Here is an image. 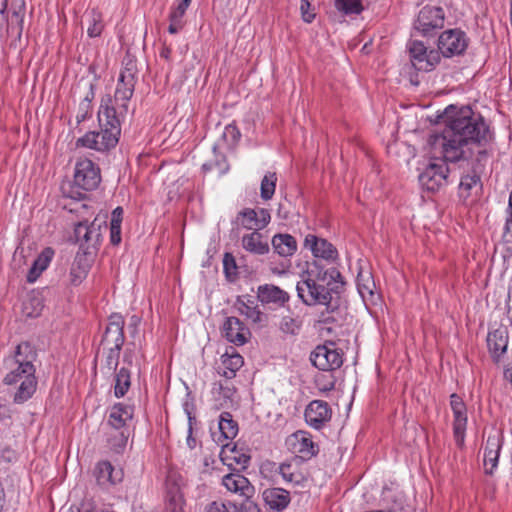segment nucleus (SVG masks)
Segmentation results:
<instances>
[{
    "instance_id": "39",
    "label": "nucleus",
    "mask_w": 512,
    "mask_h": 512,
    "mask_svg": "<svg viewBox=\"0 0 512 512\" xmlns=\"http://www.w3.org/2000/svg\"><path fill=\"white\" fill-rule=\"evenodd\" d=\"M87 18H88V27H87L88 36L91 38L100 36L103 31V28H104L102 14L99 11L92 9L87 14Z\"/></svg>"
},
{
    "instance_id": "10",
    "label": "nucleus",
    "mask_w": 512,
    "mask_h": 512,
    "mask_svg": "<svg viewBox=\"0 0 512 512\" xmlns=\"http://www.w3.org/2000/svg\"><path fill=\"white\" fill-rule=\"evenodd\" d=\"M408 50L413 66L419 71H431L441 59L437 50L428 51L427 46L419 40H410Z\"/></svg>"
},
{
    "instance_id": "2",
    "label": "nucleus",
    "mask_w": 512,
    "mask_h": 512,
    "mask_svg": "<svg viewBox=\"0 0 512 512\" xmlns=\"http://www.w3.org/2000/svg\"><path fill=\"white\" fill-rule=\"evenodd\" d=\"M114 106L101 105L98 112L100 131L87 132L76 141L77 147H85L96 151H108L114 148L121 134V120Z\"/></svg>"
},
{
    "instance_id": "48",
    "label": "nucleus",
    "mask_w": 512,
    "mask_h": 512,
    "mask_svg": "<svg viewBox=\"0 0 512 512\" xmlns=\"http://www.w3.org/2000/svg\"><path fill=\"white\" fill-rule=\"evenodd\" d=\"M23 368L20 365L13 370H11L3 379L4 384L6 385H16L19 382L25 380V376L27 375L25 372H22Z\"/></svg>"
},
{
    "instance_id": "45",
    "label": "nucleus",
    "mask_w": 512,
    "mask_h": 512,
    "mask_svg": "<svg viewBox=\"0 0 512 512\" xmlns=\"http://www.w3.org/2000/svg\"><path fill=\"white\" fill-rule=\"evenodd\" d=\"M122 348L107 347L105 365L109 371L116 372Z\"/></svg>"
},
{
    "instance_id": "61",
    "label": "nucleus",
    "mask_w": 512,
    "mask_h": 512,
    "mask_svg": "<svg viewBox=\"0 0 512 512\" xmlns=\"http://www.w3.org/2000/svg\"><path fill=\"white\" fill-rule=\"evenodd\" d=\"M169 21H170V24L168 27L169 33L175 34L183 28V24H184L183 21L176 20L171 17H169Z\"/></svg>"
},
{
    "instance_id": "57",
    "label": "nucleus",
    "mask_w": 512,
    "mask_h": 512,
    "mask_svg": "<svg viewBox=\"0 0 512 512\" xmlns=\"http://www.w3.org/2000/svg\"><path fill=\"white\" fill-rule=\"evenodd\" d=\"M206 512H229V510L224 503L213 501L206 507Z\"/></svg>"
},
{
    "instance_id": "12",
    "label": "nucleus",
    "mask_w": 512,
    "mask_h": 512,
    "mask_svg": "<svg viewBox=\"0 0 512 512\" xmlns=\"http://www.w3.org/2000/svg\"><path fill=\"white\" fill-rule=\"evenodd\" d=\"M290 450L295 454V462L307 461L316 456L319 447L312 441L311 435L305 431H297L288 439Z\"/></svg>"
},
{
    "instance_id": "5",
    "label": "nucleus",
    "mask_w": 512,
    "mask_h": 512,
    "mask_svg": "<svg viewBox=\"0 0 512 512\" xmlns=\"http://www.w3.org/2000/svg\"><path fill=\"white\" fill-rule=\"evenodd\" d=\"M136 73V63L133 60H129L120 73L114 98L118 105L117 113L121 117L128 113V102L133 96L136 84Z\"/></svg>"
},
{
    "instance_id": "63",
    "label": "nucleus",
    "mask_w": 512,
    "mask_h": 512,
    "mask_svg": "<svg viewBox=\"0 0 512 512\" xmlns=\"http://www.w3.org/2000/svg\"><path fill=\"white\" fill-rule=\"evenodd\" d=\"M172 48L171 45L163 44L162 49L160 51V57L165 59L166 61H171Z\"/></svg>"
},
{
    "instance_id": "46",
    "label": "nucleus",
    "mask_w": 512,
    "mask_h": 512,
    "mask_svg": "<svg viewBox=\"0 0 512 512\" xmlns=\"http://www.w3.org/2000/svg\"><path fill=\"white\" fill-rule=\"evenodd\" d=\"M128 438L129 431H118L117 435L109 438L111 449L117 453L121 452L125 448Z\"/></svg>"
},
{
    "instance_id": "62",
    "label": "nucleus",
    "mask_w": 512,
    "mask_h": 512,
    "mask_svg": "<svg viewBox=\"0 0 512 512\" xmlns=\"http://www.w3.org/2000/svg\"><path fill=\"white\" fill-rule=\"evenodd\" d=\"M186 13V9H184L182 6L177 5L175 8L172 9L169 17L183 21L182 18Z\"/></svg>"
},
{
    "instance_id": "43",
    "label": "nucleus",
    "mask_w": 512,
    "mask_h": 512,
    "mask_svg": "<svg viewBox=\"0 0 512 512\" xmlns=\"http://www.w3.org/2000/svg\"><path fill=\"white\" fill-rule=\"evenodd\" d=\"M334 5L345 15H359L364 10L361 0H335Z\"/></svg>"
},
{
    "instance_id": "55",
    "label": "nucleus",
    "mask_w": 512,
    "mask_h": 512,
    "mask_svg": "<svg viewBox=\"0 0 512 512\" xmlns=\"http://www.w3.org/2000/svg\"><path fill=\"white\" fill-rule=\"evenodd\" d=\"M110 242L112 245H118L121 242V226L110 225Z\"/></svg>"
},
{
    "instance_id": "35",
    "label": "nucleus",
    "mask_w": 512,
    "mask_h": 512,
    "mask_svg": "<svg viewBox=\"0 0 512 512\" xmlns=\"http://www.w3.org/2000/svg\"><path fill=\"white\" fill-rule=\"evenodd\" d=\"M131 386V373L126 367L120 368L115 372L114 395L122 398L126 395Z\"/></svg>"
},
{
    "instance_id": "40",
    "label": "nucleus",
    "mask_w": 512,
    "mask_h": 512,
    "mask_svg": "<svg viewBox=\"0 0 512 512\" xmlns=\"http://www.w3.org/2000/svg\"><path fill=\"white\" fill-rule=\"evenodd\" d=\"M44 305L42 298L38 295H31L23 302V313L26 317L35 318L41 314Z\"/></svg>"
},
{
    "instance_id": "21",
    "label": "nucleus",
    "mask_w": 512,
    "mask_h": 512,
    "mask_svg": "<svg viewBox=\"0 0 512 512\" xmlns=\"http://www.w3.org/2000/svg\"><path fill=\"white\" fill-rule=\"evenodd\" d=\"M222 484L230 492L238 493L245 499L251 498L255 492L254 486H252L249 480L240 474L239 471L225 475L222 479Z\"/></svg>"
},
{
    "instance_id": "15",
    "label": "nucleus",
    "mask_w": 512,
    "mask_h": 512,
    "mask_svg": "<svg viewBox=\"0 0 512 512\" xmlns=\"http://www.w3.org/2000/svg\"><path fill=\"white\" fill-rule=\"evenodd\" d=\"M125 321L122 315L114 313L109 317V322L103 334L101 345L107 347L122 348L125 342Z\"/></svg>"
},
{
    "instance_id": "51",
    "label": "nucleus",
    "mask_w": 512,
    "mask_h": 512,
    "mask_svg": "<svg viewBox=\"0 0 512 512\" xmlns=\"http://www.w3.org/2000/svg\"><path fill=\"white\" fill-rule=\"evenodd\" d=\"M234 512H261L259 506L250 500V498L244 499L240 505L233 504Z\"/></svg>"
},
{
    "instance_id": "41",
    "label": "nucleus",
    "mask_w": 512,
    "mask_h": 512,
    "mask_svg": "<svg viewBox=\"0 0 512 512\" xmlns=\"http://www.w3.org/2000/svg\"><path fill=\"white\" fill-rule=\"evenodd\" d=\"M277 176L274 172L267 173L262 181L260 187V196L264 201L272 199L276 189Z\"/></svg>"
},
{
    "instance_id": "49",
    "label": "nucleus",
    "mask_w": 512,
    "mask_h": 512,
    "mask_svg": "<svg viewBox=\"0 0 512 512\" xmlns=\"http://www.w3.org/2000/svg\"><path fill=\"white\" fill-rule=\"evenodd\" d=\"M23 30V17L20 12L14 11L8 21V31L16 32L18 37L21 36Z\"/></svg>"
},
{
    "instance_id": "37",
    "label": "nucleus",
    "mask_w": 512,
    "mask_h": 512,
    "mask_svg": "<svg viewBox=\"0 0 512 512\" xmlns=\"http://www.w3.org/2000/svg\"><path fill=\"white\" fill-rule=\"evenodd\" d=\"M302 328V320L299 316H283L279 322V330L290 336H297Z\"/></svg>"
},
{
    "instance_id": "9",
    "label": "nucleus",
    "mask_w": 512,
    "mask_h": 512,
    "mask_svg": "<svg viewBox=\"0 0 512 512\" xmlns=\"http://www.w3.org/2000/svg\"><path fill=\"white\" fill-rule=\"evenodd\" d=\"M301 278L332 288L334 283H341V290L345 285L343 277L337 268H325L318 260L308 263V268L302 273Z\"/></svg>"
},
{
    "instance_id": "30",
    "label": "nucleus",
    "mask_w": 512,
    "mask_h": 512,
    "mask_svg": "<svg viewBox=\"0 0 512 512\" xmlns=\"http://www.w3.org/2000/svg\"><path fill=\"white\" fill-rule=\"evenodd\" d=\"M53 255L54 251L50 247L45 248L38 255V257L34 260L31 268L28 271L27 282L33 283L38 279L41 273L47 269L49 263L52 260Z\"/></svg>"
},
{
    "instance_id": "29",
    "label": "nucleus",
    "mask_w": 512,
    "mask_h": 512,
    "mask_svg": "<svg viewBox=\"0 0 512 512\" xmlns=\"http://www.w3.org/2000/svg\"><path fill=\"white\" fill-rule=\"evenodd\" d=\"M271 243L274 251L282 257L292 256L297 250V241L290 234H276Z\"/></svg>"
},
{
    "instance_id": "33",
    "label": "nucleus",
    "mask_w": 512,
    "mask_h": 512,
    "mask_svg": "<svg viewBox=\"0 0 512 512\" xmlns=\"http://www.w3.org/2000/svg\"><path fill=\"white\" fill-rule=\"evenodd\" d=\"M221 363L223 368L222 375L227 379L235 377L236 372L243 366V357L238 353L224 354L221 357Z\"/></svg>"
},
{
    "instance_id": "34",
    "label": "nucleus",
    "mask_w": 512,
    "mask_h": 512,
    "mask_svg": "<svg viewBox=\"0 0 512 512\" xmlns=\"http://www.w3.org/2000/svg\"><path fill=\"white\" fill-rule=\"evenodd\" d=\"M220 455H221V460L225 464H226L225 461L230 459L234 463H236L238 465H241L243 469L247 468V466L249 464V461L251 459L249 455L244 454V453H239L236 450V445H233L232 447H230L229 443L222 445V450H221V454ZM227 465L229 467H231L232 463H227Z\"/></svg>"
},
{
    "instance_id": "27",
    "label": "nucleus",
    "mask_w": 512,
    "mask_h": 512,
    "mask_svg": "<svg viewBox=\"0 0 512 512\" xmlns=\"http://www.w3.org/2000/svg\"><path fill=\"white\" fill-rule=\"evenodd\" d=\"M97 483L102 487L113 485L121 480V472L114 473V467L109 461H100L94 469Z\"/></svg>"
},
{
    "instance_id": "44",
    "label": "nucleus",
    "mask_w": 512,
    "mask_h": 512,
    "mask_svg": "<svg viewBox=\"0 0 512 512\" xmlns=\"http://www.w3.org/2000/svg\"><path fill=\"white\" fill-rule=\"evenodd\" d=\"M224 273L229 281H234L237 276V264L234 256L231 253H225L223 257Z\"/></svg>"
},
{
    "instance_id": "36",
    "label": "nucleus",
    "mask_w": 512,
    "mask_h": 512,
    "mask_svg": "<svg viewBox=\"0 0 512 512\" xmlns=\"http://www.w3.org/2000/svg\"><path fill=\"white\" fill-rule=\"evenodd\" d=\"M219 430L226 440L234 439L238 434V424L233 420L231 413L222 412L219 417Z\"/></svg>"
},
{
    "instance_id": "6",
    "label": "nucleus",
    "mask_w": 512,
    "mask_h": 512,
    "mask_svg": "<svg viewBox=\"0 0 512 512\" xmlns=\"http://www.w3.org/2000/svg\"><path fill=\"white\" fill-rule=\"evenodd\" d=\"M311 363L322 371H334L343 364V352L333 341L318 345L310 355Z\"/></svg>"
},
{
    "instance_id": "54",
    "label": "nucleus",
    "mask_w": 512,
    "mask_h": 512,
    "mask_svg": "<svg viewBox=\"0 0 512 512\" xmlns=\"http://www.w3.org/2000/svg\"><path fill=\"white\" fill-rule=\"evenodd\" d=\"M296 471L294 465L292 463H282L279 466V473L282 475L285 481H289Z\"/></svg>"
},
{
    "instance_id": "4",
    "label": "nucleus",
    "mask_w": 512,
    "mask_h": 512,
    "mask_svg": "<svg viewBox=\"0 0 512 512\" xmlns=\"http://www.w3.org/2000/svg\"><path fill=\"white\" fill-rule=\"evenodd\" d=\"M445 14L441 7L424 6L413 23L412 36L433 37L444 26Z\"/></svg>"
},
{
    "instance_id": "53",
    "label": "nucleus",
    "mask_w": 512,
    "mask_h": 512,
    "mask_svg": "<svg viewBox=\"0 0 512 512\" xmlns=\"http://www.w3.org/2000/svg\"><path fill=\"white\" fill-rule=\"evenodd\" d=\"M241 134L238 128L235 125H227L225 127L223 137L227 140H230L232 143H235L239 140Z\"/></svg>"
},
{
    "instance_id": "16",
    "label": "nucleus",
    "mask_w": 512,
    "mask_h": 512,
    "mask_svg": "<svg viewBox=\"0 0 512 512\" xmlns=\"http://www.w3.org/2000/svg\"><path fill=\"white\" fill-rule=\"evenodd\" d=\"M222 334L227 341L242 346L251 337L249 328L237 317H227L222 326Z\"/></svg>"
},
{
    "instance_id": "3",
    "label": "nucleus",
    "mask_w": 512,
    "mask_h": 512,
    "mask_svg": "<svg viewBox=\"0 0 512 512\" xmlns=\"http://www.w3.org/2000/svg\"><path fill=\"white\" fill-rule=\"evenodd\" d=\"M298 298L306 306H325L326 309L320 313V322L333 323L336 321L332 315L339 308L338 300L333 294L341 292V283H334V287H326L315 282L301 278L296 285Z\"/></svg>"
},
{
    "instance_id": "13",
    "label": "nucleus",
    "mask_w": 512,
    "mask_h": 512,
    "mask_svg": "<svg viewBox=\"0 0 512 512\" xmlns=\"http://www.w3.org/2000/svg\"><path fill=\"white\" fill-rule=\"evenodd\" d=\"M74 235L80 246L84 249L93 251L96 254L98 245L102 238L101 223L96 220L88 224L87 222H79L74 229Z\"/></svg>"
},
{
    "instance_id": "38",
    "label": "nucleus",
    "mask_w": 512,
    "mask_h": 512,
    "mask_svg": "<svg viewBox=\"0 0 512 512\" xmlns=\"http://www.w3.org/2000/svg\"><path fill=\"white\" fill-rule=\"evenodd\" d=\"M184 499L179 488L173 486L167 491L166 512H184Z\"/></svg>"
},
{
    "instance_id": "11",
    "label": "nucleus",
    "mask_w": 512,
    "mask_h": 512,
    "mask_svg": "<svg viewBox=\"0 0 512 512\" xmlns=\"http://www.w3.org/2000/svg\"><path fill=\"white\" fill-rule=\"evenodd\" d=\"M469 39L465 32L459 29L444 31L438 38V52L444 57H453L464 54L468 47Z\"/></svg>"
},
{
    "instance_id": "26",
    "label": "nucleus",
    "mask_w": 512,
    "mask_h": 512,
    "mask_svg": "<svg viewBox=\"0 0 512 512\" xmlns=\"http://www.w3.org/2000/svg\"><path fill=\"white\" fill-rule=\"evenodd\" d=\"M257 297L262 303H275L283 306L290 299L289 294L272 284L260 285L257 290Z\"/></svg>"
},
{
    "instance_id": "64",
    "label": "nucleus",
    "mask_w": 512,
    "mask_h": 512,
    "mask_svg": "<svg viewBox=\"0 0 512 512\" xmlns=\"http://www.w3.org/2000/svg\"><path fill=\"white\" fill-rule=\"evenodd\" d=\"M507 314L510 318H512V285L508 289V296H507Z\"/></svg>"
},
{
    "instance_id": "28",
    "label": "nucleus",
    "mask_w": 512,
    "mask_h": 512,
    "mask_svg": "<svg viewBox=\"0 0 512 512\" xmlns=\"http://www.w3.org/2000/svg\"><path fill=\"white\" fill-rule=\"evenodd\" d=\"M263 235L258 231H253L242 237L243 248L253 254L264 255L269 252V244L263 240Z\"/></svg>"
},
{
    "instance_id": "24",
    "label": "nucleus",
    "mask_w": 512,
    "mask_h": 512,
    "mask_svg": "<svg viewBox=\"0 0 512 512\" xmlns=\"http://www.w3.org/2000/svg\"><path fill=\"white\" fill-rule=\"evenodd\" d=\"M37 359V351L34 346L25 341L18 344L14 352V362L23 368L22 372L35 373L36 369L33 365Z\"/></svg>"
},
{
    "instance_id": "18",
    "label": "nucleus",
    "mask_w": 512,
    "mask_h": 512,
    "mask_svg": "<svg viewBox=\"0 0 512 512\" xmlns=\"http://www.w3.org/2000/svg\"><path fill=\"white\" fill-rule=\"evenodd\" d=\"M450 405L454 414L453 432L458 446L463 445L467 424L466 406L457 394L450 396Z\"/></svg>"
},
{
    "instance_id": "47",
    "label": "nucleus",
    "mask_w": 512,
    "mask_h": 512,
    "mask_svg": "<svg viewBox=\"0 0 512 512\" xmlns=\"http://www.w3.org/2000/svg\"><path fill=\"white\" fill-rule=\"evenodd\" d=\"M503 245L506 253L512 254V217H507L506 223L504 226L503 236H502Z\"/></svg>"
},
{
    "instance_id": "42",
    "label": "nucleus",
    "mask_w": 512,
    "mask_h": 512,
    "mask_svg": "<svg viewBox=\"0 0 512 512\" xmlns=\"http://www.w3.org/2000/svg\"><path fill=\"white\" fill-rule=\"evenodd\" d=\"M257 214L255 213V209L245 208L238 212L235 223L241 225L242 227L248 230H256L257 224Z\"/></svg>"
},
{
    "instance_id": "56",
    "label": "nucleus",
    "mask_w": 512,
    "mask_h": 512,
    "mask_svg": "<svg viewBox=\"0 0 512 512\" xmlns=\"http://www.w3.org/2000/svg\"><path fill=\"white\" fill-rule=\"evenodd\" d=\"M0 422L5 426L11 424V414L7 406L0 404Z\"/></svg>"
},
{
    "instance_id": "8",
    "label": "nucleus",
    "mask_w": 512,
    "mask_h": 512,
    "mask_svg": "<svg viewBox=\"0 0 512 512\" xmlns=\"http://www.w3.org/2000/svg\"><path fill=\"white\" fill-rule=\"evenodd\" d=\"M448 162L441 156V162L429 163L424 171L419 174V183L425 190L436 192L448 183Z\"/></svg>"
},
{
    "instance_id": "32",
    "label": "nucleus",
    "mask_w": 512,
    "mask_h": 512,
    "mask_svg": "<svg viewBox=\"0 0 512 512\" xmlns=\"http://www.w3.org/2000/svg\"><path fill=\"white\" fill-rule=\"evenodd\" d=\"M235 306L241 315L246 316L253 323L263 324L267 319V316L257 306L250 305L249 301L245 302L240 296L237 298Z\"/></svg>"
},
{
    "instance_id": "14",
    "label": "nucleus",
    "mask_w": 512,
    "mask_h": 512,
    "mask_svg": "<svg viewBox=\"0 0 512 512\" xmlns=\"http://www.w3.org/2000/svg\"><path fill=\"white\" fill-rule=\"evenodd\" d=\"M95 254L93 251L84 249L83 245L79 247L70 269V282L74 286L79 285L87 277V274L94 262Z\"/></svg>"
},
{
    "instance_id": "20",
    "label": "nucleus",
    "mask_w": 512,
    "mask_h": 512,
    "mask_svg": "<svg viewBox=\"0 0 512 512\" xmlns=\"http://www.w3.org/2000/svg\"><path fill=\"white\" fill-rule=\"evenodd\" d=\"M133 415V406L116 403L110 409L107 425L116 431H128L127 424L132 420Z\"/></svg>"
},
{
    "instance_id": "17",
    "label": "nucleus",
    "mask_w": 512,
    "mask_h": 512,
    "mask_svg": "<svg viewBox=\"0 0 512 512\" xmlns=\"http://www.w3.org/2000/svg\"><path fill=\"white\" fill-rule=\"evenodd\" d=\"M332 410L329 404L322 400H313L307 406L304 416L307 424L315 429H321L330 421Z\"/></svg>"
},
{
    "instance_id": "19",
    "label": "nucleus",
    "mask_w": 512,
    "mask_h": 512,
    "mask_svg": "<svg viewBox=\"0 0 512 512\" xmlns=\"http://www.w3.org/2000/svg\"><path fill=\"white\" fill-rule=\"evenodd\" d=\"M304 248L309 249L315 258L334 261L338 256L337 249L326 239L308 234L304 239Z\"/></svg>"
},
{
    "instance_id": "60",
    "label": "nucleus",
    "mask_w": 512,
    "mask_h": 512,
    "mask_svg": "<svg viewBox=\"0 0 512 512\" xmlns=\"http://www.w3.org/2000/svg\"><path fill=\"white\" fill-rule=\"evenodd\" d=\"M357 280H358V290H359V293L363 297L365 296L366 293L370 294V295L373 294L372 288L368 284L362 283L363 276L361 274L358 275Z\"/></svg>"
},
{
    "instance_id": "58",
    "label": "nucleus",
    "mask_w": 512,
    "mask_h": 512,
    "mask_svg": "<svg viewBox=\"0 0 512 512\" xmlns=\"http://www.w3.org/2000/svg\"><path fill=\"white\" fill-rule=\"evenodd\" d=\"M288 482H291V483H294L295 485L303 487L304 484L307 482V477L300 471L296 470L295 473L292 474V477Z\"/></svg>"
},
{
    "instance_id": "22",
    "label": "nucleus",
    "mask_w": 512,
    "mask_h": 512,
    "mask_svg": "<svg viewBox=\"0 0 512 512\" xmlns=\"http://www.w3.org/2000/svg\"><path fill=\"white\" fill-rule=\"evenodd\" d=\"M502 447V438L499 434L489 435L484 449V471L487 475H493L498 465V459Z\"/></svg>"
},
{
    "instance_id": "31",
    "label": "nucleus",
    "mask_w": 512,
    "mask_h": 512,
    "mask_svg": "<svg viewBox=\"0 0 512 512\" xmlns=\"http://www.w3.org/2000/svg\"><path fill=\"white\" fill-rule=\"evenodd\" d=\"M25 380L19 382V387L14 394V402L22 404L32 397L37 387L35 373H26Z\"/></svg>"
},
{
    "instance_id": "59",
    "label": "nucleus",
    "mask_w": 512,
    "mask_h": 512,
    "mask_svg": "<svg viewBox=\"0 0 512 512\" xmlns=\"http://www.w3.org/2000/svg\"><path fill=\"white\" fill-rule=\"evenodd\" d=\"M122 217H123V208L122 207H116L112 211V217H111L110 225H120L121 226Z\"/></svg>"
},
{
    "instance_id": "7",
    "label": "nucleus",
    "mask_w": 512,
    "mask_h": 512,
    "mask_svg": "<svg viewBox=\"0 0 512 512\" xmlns=\"http://www.w3.org/2000/svg\"><path fill=\"white\" fill-rule=\"evenodd\" d=\"M74 187L83 191H93L101 183L99 166L88 158L77 160L73 177Z\"/></svg>"
},
{
    "instance_id": "52",
    "label": "nucleus",
    "mask_w": 512,
    "mask_h": 512,
    "mask_svg": "<svg viewBox=\"0 0 512 512\" xmlns=\"http://www.w3.org/2000/svg\"><path fill=\"white\" fill-rule=\"evenodd\" d=\"M310 8V0H301L300 10L302 14V19L307 23H311L315 18V13L311 12Z\"/></svg>"
},
{
    "instance_id": "50",
    "label": "nucleus",
    "mask_w": 512,
    "mask_h": 512,
    "mask_svg": "<svg viewBox=\"0 0 512 512\" xmlns=\"http://www.w3.org/2000/svg\"><path fill=\"white\" fill-rule=\"evenodd\" d=\"M255 213L257 214L256 230L264 229L270 223V212L265 208H260L255 210Z\"/></svg>"
},
{
    "instance_id": "1",
    "label": "nucleus",
    "mask_w": 512,
    "mask_h": 512,
    "mask_svg": "<svg viewBox=\"0 0 512 512\" xmlns=\"http://www.w3.org/2000/svg\"><path fill=\"white\" fill-rule=\"evenodd\" d=\"M442 118L444 129L430 135L428 143L431 150L445 161H471L472 173L462 176L459 184V195L466 199L473 188L482 186L479 173L488 160L494 133L483 116L469 106L450 105Z\"/></svg>"
},
{
    "instance_id": "25",
    "label": "nucleus",
    "mask_w": 512,
    "mask_h": 512,
    "mask_svg": "<svg viewBox=\"0 0 512 512\" xmlns=\"http://www.w3.org/2000/svg\"><path fill=\"white\" fill-rule=\"evenodd\" d=\"M265 504L274 511H283L290 503V493L282 488H267L262 493Z\"/></svg>"
},
{
    "instance_id": "23",
    "label": "nucleus",
    "mask_w": 512,
    "mask_h": 512,
    "mask_svg": "<svg viewBox=\"0 0 512 512\" xmlns=\"http://www.w3.org/2000/svg\"><path fill=\"white\" fill-rule=\"evenodd\" d=\"M508 339V330L506 327H500L488 333L487 345L495 362H499L500 357L506 353Z\"/></svg>"
}]
</instances>
